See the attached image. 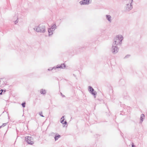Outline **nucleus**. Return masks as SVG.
<instances>
[{"instance_id":"1","label":"nucleus","mask_w":147,"mask_h":147,"mask_svg":"<svg viewBox=\"0 0 147 147\" xmlns=\"http://www.w3.org/2000/svg\"><path fill=\"white\" fill-rule=\"evenodd\" d=\"M123 37L121 35H118L114 39L113 44L115 45H120L122 44V41L123 39Z\"/></svg>"},{"instance_id":"2","label":"nucleus","mask_w":147,"mask_h":147,"mask_svg":"<svg viewBox=\"0 0 147 147\" xmlns=\"http://www.w3.org/2000/svg\"><path fill=\"white\" fill-rule=\"evenodd\" d=\"M34 29H36V31L38 32L44 33L46 31L45 27L44 25H39L38 26L35 27Z\"/></svg>"},{"instance_id":"3","label":"nucleus","mask_w":147,"mask_h":147,"mask_svg":"<svg viewBox=\"0 0 147 147\" xmlns=\"http://www.w3.org/2000/svg\"><path fill=\"white\" fill-rule=\"evenodd\" d=\"M25 140L29 144L32 145L34 144L33 139L31 136H27L25 137Z\"/></svg>"},{"instance_id":"4","label":"nucleus","mask_w":147,"mask_h":147,"mask_svg":"<svg viewBox=\"0 0 147 147\" xmlns=\"http://www.w3.org/2000/svg\"><path fill=\"white\" fill-rule=\"evenodd\" d=\"M118 50L119 48H118L117 46L115 45L112 44V53L114 54H115L118 52Z\"/></svg>"},{"instance_id":"5","label":"nucleus","mask_w":147,"mask_h":147,"mask_svg":"<svg viewBox=\"0 0 147 147\" xmlns=\"http://www.w3.org/2000/svg\"><path fill=\"white\" fill-rule=\"evenodd\" d=\"M133 2V0H131V2L130 4H127L126 5L125 7V10L126 11H129L131 10L133 8V6L131 5L132 3Z\"/></svg>"},{"instance_id":"6","label":"nucleus","mask_w":147,"mask_h":147,"mask_svg":"<svg viewBox=\"0 0 147 147\" xmlns=\"http://www.w3.org/2000/svg\"><path fill=\"white\" fill-rule=\"evenodd\" d=\"M88 88L89 92L93 95L95 96L97 94L96 92L94 91V89L91 86H89ZM94 97L95 98V96Z\"/></svg>"},{"instance_id":"7","label":"nucleus","mask_w":147,"mask_h":147,"mask_svg":"<svg viewBox=\"0 0 147 147\" xmlns=\"http://www.w3.org/2000/svg\"><path fill=\"white\" fill-rule=\"evenodd\" d=\"M80 4L81 5H88L89 2L88 0H83L80 2Z\"/></svg>"},{"instance_id":"8","label":"nucleus","mask_w":147,"mask_h":147,"mask_svg":"<svg viewBox=\"0 0 147 147\" xmlns=\"http://www.w3.org/2000/svg\"><path fill=\"white\" fill-rule=\"evenodd\" d=\"M65 65L64 64H61V65H57L56 67H55V69H58L59 68H62L64 69L65 67Z\"/></svg>"},{"instance_id":"9","label":"nucleus","mask_w":147,"mask_h":147,"mask_svg":"<svg viewBox=\"0 0 147 147\" xmlns=\"http://www.w3.org/2000/svg\"><path fill=\"white\" fill-rule=\"evenodd\" d=\"M64 116H63L61 119V123L63 124L66 125L67 122L66 121H64Z\"/></svg>"},{"instance_id":"10","label":"nucleus","mask_w":147,"mask_h":147,"mask_svg":"<svg viewBox=\"0 0 147 147\" xmlns=\"http://www.w3.org/2000/svg\"><path fill=\"white\" fill-rule=\"evenodd\" d=\"M56 135L54 137L55 140L56 141L58 140V139L61 137V136L60 135H59L58 134L55 133Z\"/></svg>"},{"instance_id":"11","label":"nucleus","mask_w":147,"mask_h":147,"mask_svg":"<svg viewBox=\"0 0 147 147\" xmlns=\"http://www.w3.org/2000/svg\"><path fill=\"white\" fill-rule=\"evenodd\" d=\"M144 117H145V115H144V114H142L141 115V116H140V123H142V121H143V119H144Z\"/></svg>"},{"instance_id":"12","label":"nucleus","mask_w":147,"mask_h":147,"mask_svg":"<svg viewBox=\"0 0 147 147\" xmlns=\"http://www.w3.org/2000/svg\"><path fill=\"white\" fill-rule=\"evenodd\" d=\"M48 32H49V36H50L53 34V30L51 28H48Z\"/></svg>"},{"instance_id":"13","label":"nucleus","mask_w":147,"mask_h":147,"mask_svg":"<svg viewBox=\"0 0 147 147\" xmlns=\"http://www.w3.org/2000/svg\"><path fill=\"white\" fill-rule=\"evenodd\" d=\"M40 93L42 94L45 95L46 94V91L45 89H41L40 91Z\"/></svg>"},{"instance_id":"14","label":"nucleus","mask_w":147,"mask_h":147,"mask_svg":"<svg viewBox=\"0 0 147 147\" xmlns=\"http://www.w3.org/2000/svg\"><path fill=\"white\" fill-rule=\"evenodd\" d=\"M4 81L3 79H0V87L3 86V85L4 84Z\"/></svg>"},{"instance_id":"15","label":"nucleus","mask_w":147,"mask_h":147,"mask_svg":"<svg viewBox=\"0 0 147 147\" xmlns=\"http://www.w3.org/2000/svg\"><path fill=\"white\" fill-rule=\"evenodd\" d=\"M107 19L111 22V16L110 15H106Z\"/></svg>"},{"instance_id":"16","label":"nucleus","mask_w":147,"mask_h":147,"mask_svg":"<svg viewBox=\"0 0 147 147\" xmlns=\"http://www.w3.org/2000/svg\"><path fill=\"white\" fill-rule=\"evenodd\" d=\"M7 123H3V124L0 126V129L6 126Z\"/></svg>"},{"instance_id":"17","label":"nucleus","mask_w":147,"mask_h":147,"mask_svg":"<svg viewBox=\"0 0 147 147\" xmlns=\"http://www.w3.org/2000/svg\"><path fill=\"white\" fill-rule=\"evenodd\" d=\"M55 69V67H50L48 69V70L49 71H50V70H53V69L54 70H56L57 69Z\"/></svg>"},{"instance_id":"18","label":"nucleus","mask_w":147,"mask_h":147,"mask_svg":"<svg viewBox=\"0 0 147 147\" xmlns=\"http://www.w3.org/2000/svg\"><path fill=\"white\" fill-rule=\"evenodd\" d=\"M56 26L55 24H54L53 26H51V28L52 29H54L55 30L56 29Z\"/></svg>"},{"instance_id":"19","label":"nucleus","mask_w":147,"mask_h":147,"mask_svg":"<svg viewBox=\"0 0 147 147\" xmlns=\"http://www.w3.org/2000/svg\"><path fill=\"white\" fill-rule=\"evenodd\" d=\"M21 105H22L23 107L24 108V107H25V106H26V102H23L22 104Z\"/></svg>"},{"instance_id":"20","label":"nucleus","mask_w":147,"mask_h":147,"mask_svg":"<svg viewBox=\"0 0 147 147\" xmlns=\"http://www.w3.org/2000/svg\"><path fill=\"white\" fill-rule=\"evenodd\" d=\"M4 91V92H5V90H3L1 89L0 90V94L1 95L2 94V92Z\"/></svg>"},{"instance_id":"21","label":"nucleus","mask_w":147,"mask_h":147,"mask_svg":"<svg viewBox=\"0 0 147 147\" xmlns=\"http://www.w3.org/2000/svg\"><path fill=\"white\" fill-rule=\"evenodd\" d=\"M39 114L41 117H44V116H43V115H42V112H40L39 113Z\"/></svg>"},{"instance_id":"22","label":"nucleus","mask_w":147,"mask_h":147,"mask_svg":"<svg viewBox=\"0 0 147 147\" xmlns=\"http://www.w3.org/2000/svg\"><path fill=\"white\" fill-rule=\"evenodd\" d=\"M18 19H17L16 20L14 21V23L15 24H16L17 23H18Z\"/></svg>"},{"instance_id":"23","label":"nucleus","mask_w":147,"mask_h":147,"mask_svg":"<svg viewBox=\"0 0 147 147\" xmlns=\"http://www.w3.org/2000/svg\"><path fill=\"white\" fill-rule=\"evenodd\" d=\"M131 147H136L134 145V144L133 143H132Z\"/></svg>"},{"instance_id":"24","label":"nucleus","mask_w":147,"mask_h":147,"mask_svg":"<svg viewBox=\"0 0 147 147\" xmlns=\"http://www.w3.org/2000/svg\"><path fill=\"white\" fill-rule=\"evenodd\" d=\"M130 56V55H127L125 56V58H127V57H129Z\"/></svg>"},{"instance_id":"25","label":"nucleus","mask_w":147,"mask_h":147,"mask_svg":"<svg viewBox=\"0 0 147 147\" xmlns=\"http://www.w3.org/2000/svg\"><path fill=\"white\" fill-rule=\"evenodd\" d=\"M61 95L63 97H65V96L63 94H62L61 92Z\"/></svg>"}]
</instances>
